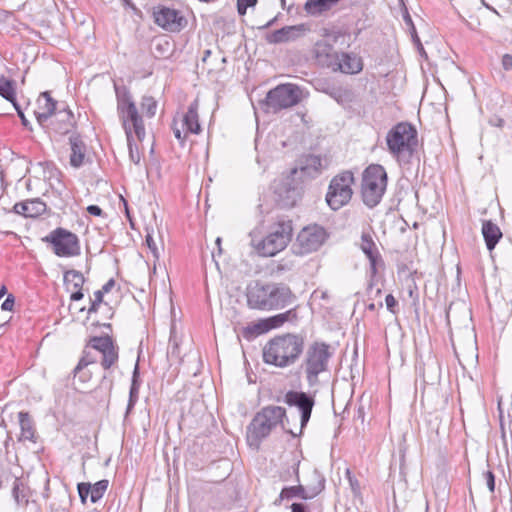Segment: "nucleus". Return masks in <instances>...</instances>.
Returning a JSON list of instances; mask_svg holds the SVG:
<instances>
[{"instance_id": "nucleus-1", "label": "nucleus", "mask_w": 512, "mask_h": 512, "mask_svg": "<svg viewBox=\"0 0 512 512\" xmlns=\"http://www.w3.org/2000/svg\"><path fill=\"white\" fill-rule=\"evenodd\" d=\"M304 344V338L298 334L275 336L263 347V361L278 368L294 365L304 351Z\"/></svg>"}, {"instance_id": "nucleus-2", "label": "nucleus", "mask_w": 512, "mask_h": 512, "mask_svg": "<svg viewBox=\"0 0 512 512\" xmlns=\"http://www.w3.org/2000/svg\"><path fill=\"white\" fill-rule=\"evenodd\" d=\"M296 296L291 289L281 283H256L248 289L247 302L249 307L258 310H279L291 305Z\"/></svg>"}, {"instance_id": "nucleus-3", "label": "nucleus", "mask_w": 512, "mask_h": 512, "mask_svg": "<svg viewBox=\"0 0 512 512\" xmlns=\"http://www.w3.org/2000/svg\"><path fill=\"white\" fill-rule=\"evenodd\" d=\"M292 232L290 220H279L270 226L265 237L262 236L259 228L253 229L249 233L250 245L258 255L272 257L287 247L292 238Z\"/></svg>"}, {"instance_id": "nucleus-4", "label": "nucleus", "mask_w": 512, "mask_h": 512, "mask_svg": "<svg viewBox=\"0 0 512 512\" xmlns=\"http://www.w3.org/2000/svg\"><path fill=\"white\" fill-rule=\"evenodd\" d=\"M386 143L398 162L408 163L417 148V131L407 122L398 123L387 133Z\"/></svg>"}, {"instance_id": "nucleus-5", "label": "nucleus", "mask_w": 512, "mask_h": 512, "mask_svg": "<svg viewBox=\"0 0 512 512\" xmlns=\"http://www.w3.org/2000/svg\"><path fill=\"white\" fill-rule=\"evenodd\" d=\"M331 357L330 346L325 342L315 341L308 346L300 367L310 386L317 385L319 375L328 371Z\"/></svg>"}, {"instance_id": "nucleus-6", "label": "nucleus", "mask_w": 512, "mask_h": 512, "mask_svg": "<svg viewBox=\"0 0 512 512\" xmlns=\"http://www.w3.org/2000/svg\"><path fill=\"white\" fill-rule=\"evenodd\" d=\"M387 188V173L382 165L371 164L362 174L361 195L364 204L373 208L377 206Z\"/></svg>"}, {"instance_id": "nucleus-7", "label": "nucleus", "mask_w": 512, "mask_h": 512, "mask_svg": "<svg viewBox=\"0 0 512 512\" xmlns=\"http://www.w3.org/2000/svg\"><path fill=\"white\" fill-rule=\"evenodd\" d=\"M117 112L126 138L135 135L136 140L143 141L146 135L144 122L128 92L117 93Z\"/></svg>"}, {"instance_id": "nucleus-8", "label": "nucleus", "mask_w": 512, "mask_h": 512, "mask_svg": "<svg viewBox=\"0 0 512 512\" xmlns=\"http://www.w3.org/2000/svg\"><path fill=\"white\" fill-rule=\"evenodd\" d=\"M286 410L280 406H267L258 412L248 426V441L258 444L266 438L272 429L282 422Z\"/></svg>"}, {"instance_id": "nucleus-9", "label": "nucleus", "mask_w": 512, "mask_h": 512, "mask_svg": "<svg viewBox=\"0 0 512 512\" xmlns=\"http://www.w3.org/2000/svg\"><path fill=\"white\" fill-rule=\"evenodd\" d=\"M302 89L295 84H279L268 91L263 100L264 110L267 113H278L284 109L296 106L301 102Z\"/></svg>"}, {"instance_id": "nucleus-10", "label": "nucleus", "mask_w": 512, "mask_h": 512, "mask_svg": "<svg viewBox=\"0 0 512 512\" xmlns=\"http://www.w3.org/2000/svg\"><path fill=\"white\" fill-rule=\"evenodd\" d=\"M354 182V174L348 170L335 175L331 179L325 200L332 210L337 211L350 202L353 195L352 185Z\"/></svg>"}, {"instance_id": "nucleus-11", "label": "nucleus", "mask_w": 512, "mask_h": 512, "mask_svg": "<svg viewBox=\"0 0 512 512\" xmlns=\"http://www.w3.org/2000/svg\"><path fill=\"white\" fill-rule=\"evenodd\" d=\"M322 39L317 41L313 47V55L317 63L333 71L338 61V52L333 44L346 37V34L338 29L323 28L321 31Z\"/></svg>"}, {"instance_id": "nucleus-12", "label": "nucleus", "mask_w": 512, "mask_h": 512, "mask_svg": "<svg viewBox=\"0 0 512 512\" xmlns=\"http://www.w3.org/2000/svg\"><path fill=\"white\" fill-rule=\"evenodd\" d=\"M42 240L52 246L54 254L58 257H76L81 253L78 236L65 228L58 227L52 230Z\"/></svg>"}, {"instance_id": "nucleus-13", "label": "nucleus", "mask_w": 512, "mask_h": 512, "mask_svg": "<svg viewBox=\"0 0 512 512\" xmlns=\"http://www.w3.org/2000/svg\"><path fill=\"white\" fill-rule=\"evenodd\" d=\"M328 234L326 230L317 224L304 227L297 235L293 245L294 253L306 255L317 251L326 241Z\"/></svg>"}, {"instance_id": "nucleus-14", "label": "nucleus", "mask_w": 512, "mask_h": 512, "mask_svg": "<svg viewBox=\"0 0 512 512\" xmlns=\"http://www.w3.org/2000/svg\"><path fill=\"white\" fill-rule=\"evenodd\" d=\"M359 247L369 260V290H372L373 280L378 270L384 267V261L369 231L362 232Z\"/></svg>"}, {"instance_id": "nucleus-15", "label": "nucleus", "mask_w": 512, "mask_h": 512, "mask_svg": "<svg viewBox=\"0 0 512 512\" xmlns=\"http://www.w3.org/2000/svg\"><path fill=\"white\" fill-rule=\"evenodd\" d=\"M325 488V479L318 477L317 484L312 487H305L301 484L295 486L284 487L279 497L274 501V505L279 506L284 500H291L300 498L303 500H310L315 498Z\"/></svg>"}, {"instance_id": "nucleus-16", "label": "nucleus", "mask_w": 512, "mask_h": 512, "mask_svg": "<svg viewBox=\"0 0 512 512\" xmlns=\"http://www.w3.org/2000/svg\"><path fill=\"white\" fill-rule=\"evenodd\" d=\"M153 16L155 23L167 31H180L185 24V19L178 10L166 6L155 8Z\"/></svg>"}, {"instance_id": "nucleus-17", "label": "nucleus", "mask_w": 512, "mask_h": 512, "mask_svg": "<svg viewBox=\"0 0 512 512\" xmlns=\"http://www.w3.org/2000/svg\"><path fill=\"white\" fill-rule=\"evenodd\" d=\"M285 403L289 406L297 407L301 412V429L304 428L312 413L315 405V400L312 396L302 391L290 390L285 394Z\"/></svg>"}, {"instance_id": "nucleus-18", "label": "nucleus", "mask_w": 512, "mask_h": 512, "mask_svg": "<svg viewBox=\"0 0 512 512\" xmlns=\"http://www.w3.org/2000/svg\"><path fill=\"white\" fill-rule=\"evenodd\" d=\"M35 167L52 192L61 197L65 191V184L62 180V173L56 165L50 161H43L38 162Z\"/></svg>"}, {"instance_id": "nucleus-19", "label": "nucleus", "mask_w": 512, "mask_h": 512, "mask_svg": "<svg viewBox=\"0 0 512 512\" xmlns=\"http://www.w3.org/2000/svg\"><path fill=\"white\" fill-rule=\"evenodd\" d=\"M90 345L101 354V366L104 369H110L118 361V349L111 337H93Z\"/></svg>"}, {"instance_id": "nucleus-20", "label": "nucleus", "mask_w": 512, "mask_h": 512, "mask_svg": "<svg viewBox=\"0 0 512 512\" xmlns=\"http://www.w3.org/2000/svg\"><path fill=\"white\" fill-rule=\"evenodd\" d=\"M308 31L309 28L306 24L285 26L267 34L266 41L270 44L291 42L304 36Z\"/></svg>"}, {"instance_id": "nucleus-21", "label": "nucleus", "mask_w": 512, "mask_h": 512, "mask_svg": "<svg viewBox=\"0 0 512 512\" xmlns=\"http://www.w3.org/2000/svg\"><path fill=\"white\" fill-rule=\"evenodd\" d=\"M36 104L37 108L34 114L38 123L44 125L57 111V102L51 97L49 92L45 91L39 95Z\"/></svg>"}, {"instance_id": "nucleus-22", "label": "nucleus", "mask_w": 512, "mask_h": 512, "mask_svg": "<svg viewBox=\"0 0 512 512\" xmlns=\"http://www.w3.org/2000/svg\"><path fill=\"white\" fill-rule=\"evenodd\" d=\"M363 69V61L355 53L342 52L338 54V61L333 69L334 72H342L344 74H358Z\"/></svg>"}, {"instance_id": "nucleus-23", "label": "nucleus", "mask_w": 512, "mask_h": 512, "mask_svg": "<svg viewBox=\"0 0 512 512\" xmlns=\"http://www.w3.org/2000/svg\"><path fill=\"white\" fill-rule=\"evenodd\" d=\"M13 210L15 213L24 217L34 218L45 212L46 204L39 198L28 199L16 203Z\"/></svg>"}, {"instance_id": "nucleus-24", "label": "nucleus", "mask_w": 512, "mask_h": 512, "mask_svg": "<svg viewBox=\"0 0 512 512\" xmlns=\"http://www.w3.org/2000/svg\"><path fill=\"white\" fill-rule=\"evenodd\" d=\"M53 116H54V121H53L54 129L59 134L68 133L74 126V123H75L74 115H73L72 111L67 107L58 109L54 113Z\"/></svg>"}, {"instance_id": "nucleus-25", "label": "nucleus", "mask_w": 512, "mask_h": 512, "mask_svg": "<svg viewBox=\"0 0 512 512\" xmlns=\"http://www.w3.org/2000/svg\"><path fill=\"white\" fill-rule=\"evenodd\" d=\"M71 148L70 164L74 168H79L83 165L86 155V145L79 135L72 134L69 137Z\"/></svg>"}, {"instance_id": "nucleus-26", "label": "nucleus", "mask_w": 512, "mask_h": 512, "mask_svg": "<svg viewBox=\"0 0 512 512\" xmlns=\"http://www.w3.org/2000/svg\"><path fill=\"white\" fill-rule=\"evenodd\" d=\"M18 421L20 426L19 441L36 442V428L31 415L26 411L18 413Z\"/></svg>"}, {"instance_id": "nucleus-27", "label": "nucleus", "mask_w": 512, "mask_h": 512, "mask_svg": "<svg viewBox=\"0 0 512 512\" xmlns=\"http://www.w3.org/2000/svg\"><path fill=\"white\" fill-rule=\"evenodd\" d=\"M482 235L489 251H492L499 240L502 238V232L498 225L490 220L484 221L482 224Z\"/></svg>"}, {"instance_id": "nucleus-28", "label": "nucleus", "mask_w": 512, "mask_h": 512, "mask_svg": "<svg viewBox=\"0 0 512 512\" xmlns=\"http://www.w3.org/2000/svg\"><path fill=\"white\" fill-rule=\"evenodd\" d=\"M183 126H185L187 132L198 134L201 131L198 117V101H193L185 115L183 116Z\"/></svg>"}, {"instance_id": "nucleus-29", "label": "nucleus", "mask_w": 512, "mask_h": 512, "mask_svg": "<svg viewBox=\"0 0 512 512\" xmlns=\"http://www.w3.org/2000/svg\"><path fill=\"white\" fill-rule=\"evenodd\" d=\"M298 318L296 308L287 310L284 313H280L269 318L264 319L268 331L271 329L281 327L285 322H295Z\"/></svg>"}, {"instance_id": "nucleus-30", "label": "nucleus", "mask_w": 512, "mask_h": 512, "mask_svg": "<svg viewBox=\"0 0 512 512\" xmlns=\"http://www.w3.org/2000/svg\"><path fill=\"white\" fill-rule=\"evenodd\" d=\"M340 0H307L304 4V10L310 15H319L328 11Z\"/></svg>"}, {"instance_id": "nucleus-31", "label": "nucleus", "mask_w": 512, "mask_h": 512, "mask_svg": "<svg viewBox=\"0 0 512 512\" xmlns=\"http://www.w3.org/2000/svg\"><path fill=\"white\" fill-rule=\"evenodd\" d=\"M63 280L67 291L81 290L85 282L83 274L77 270L66 271Z\"/></svg>"}, {"instance_id": "nucleus-32", "label": "nucleus", "mask_w": 512, "mask_h": 512, "mask_svg": "<svg viewBox=\"0 0 512 512\" xmlns=\"http://www.w3.org/2000/svg\"><path fill=\"white\" fill-rule=\"evenodd\" d=\"M0 96L14 104L16 100V82L0 75Z\"/></svg>"}, {"instance_id": "nucleus-33", "label": "nucleus", "mask_w": 512, "mask_h": 512, "mask_svg": "<svg viewBox=\"0 0 512 512\" xmlns=\"http://www.w3.org/2000/svg\"><path fill=\"white\" fill-rule=\"evenodd\" d=\"M268 328L266 327V323L263 320H260L257 323H253L248 325L242 329V336L247 340H252L257 336L267 333Z\"/></svg>"}, {"instance_id": "nucleus-34", "label": "nucleus", "mask_w": 512, "mask_h": 512, "mask_svg": "<svg viewBox=\"0 0 512 512\" xmlns=\"http://www.w3.org/2000/svg\"><path fill=\"white\" fill-rule=\"evenodd\" d=\"M138 377H139V366H138V363H136V365L134 367V371H133L132 383H131L130 392H129V402H128V407H127L128 411L131 408H133V406L135 405V403L138 400L139 387H140V382L138 381Z\"/></svg>"}, {"instance_id": "nucleus-35", "label": "nucleus", "mask_w": 512, "mask_h": 512, "mask_svg": "<svg viewBox=\"0 0 512 512\" xmlns=\"http://www.w3.org/2000/svg\"><path fill=\"white\" fill-rule=\"evenodd\" d=\"M109 486L107 479H102L95 484H91L90 500L92 503L98 502L105 494Z\"/></svg>"}, {"instance_id": "nucleus-36", "label": "nucleus", "mask_w": 512, "mask_h": 512, "mask_svg": "<svg viewBox=\"0 0 512 512\" xmlns=\"http://www.w3.org/2000/svg\"><path fill=\"white\" fill-rule=\"evenodd\" d=\"M140 106L141 110L147 117L152 118L155 116L157 101L152 96H143Z\"/></svg>"}, {"instance_id": "nucleus-37", "label": "nucleus", "mask_w": 512, "mask_h": 512, "mask_svg": "<svg viewBox=\"0 0 512 512\" xmlns=\"http://www.w3.org/2000/svg\"><path fill=\"white\" fill-rule=\"evenodd\" d=\"M135 139H136L135 135L131 136V138H127V145H128L130 160L134 164L138 165L141 161V154H140L138 146L135 143Z\"/></svg>"}, {"instance_id": "nucleus-38", "label": "nucleus", "mask_w": 512, "mask_h": 512, "mask_svg": "<svg viewBox=\"0 0 512 512\" xmlns=\"http://www.w3.org/2000/svg\"><path fill=\"white\" fill-rule=\"evenodd\" d=\"M96 363V358L89 352H86L76 366V373L79 374L88 365Z\"/></svg>"}, {"instance_id": "nucleus-39", "label": "nucleus", "mask_w": 512, "mask_h": 512, "mask_svg": "<svg viewBox=\"0 0 512 512\" xmlns=\"http://www.w3.org/2000/svg\"><path fill=\"white\" fill-rule=\"evenodd\" d=\"M103 295L104 292L101 289L94 292V299L91 300V306L88 309V314L97 312L103 301Z\"/></svg>"}, {"instance_id": "nucleus-40", "label": "nucleus", "mask_w": 512, "mask_h": 512, "mask_svg": "<svg viewBox=\"0 0 512 512\" xmlns=\"http://www.w3.org/2000/svg\"><path fill=\"white\" fill-rule=\"evenodd\" d=\"M78 494L83 504L86 503L91 490V483L82 482L77 485Z\"/></svg>"}, {"instance_id": "nucleus-41", "label": "nucleus", "mask_w": 512, "mask_h": 512, "mask_svg": "<svg viewBox=\"0 0 512 512\" xmlns=\"http://www.w3.org/2000/svg\"><path fill=\"white\" fill-rule=\"evenodd\" d=\"M145 242L149 250L151 251L154 258L158 259L160 257V251L153 239V236L150 232L146 234Z\"/></svg>"}, {"instance_id": "nucleus-42", "label": "nucleus", "mask_w": 512, "mask_h": 512, "mask_svg": "<svg viewBox=\"0 0 512 512\" xmlns=\"http://www.w3.org/2000/svg\"><path fill=\"white\" fill-rule=\"evenodd\" d=\"M258 0H237V11L239 15L243 16L246 14L249 7H254Z\"/></svg>"}, {"instance_id": "nucleus-43", "label": "nucleus", "mask_w": 512, "mask_h": 512, "mask_svg": "<svg viewBox=\"0 0 512 512\" xmlns=\"http://www.w3.org/2000/svg\"><path fill=\"white\" fill-rule=\"evenodd\" d=\"M346 475H347L348 481L350 483L351 489L354 492V494H359L360 493V484H359L358 480L352 476L349 469H347Z\"/></svg>"}, {"instance_id": "nucleus-44", "label": "nucleus", "mask_w": 512, "mask_h": 512, "mask_svg": "<svg viewBox=\"0 0 512 512\" xmlns=\"http://www.w3.org/2000/svg\"><path fill=\"white\" fill-rule=\"evenodd\" d=\"M385 304H386V307L387 309L393 313V314H396V306L398 304L397 300L395 299V297L392 295V294H388L385 298Z\"/></svg>"}, {"instance_id": "nucleus-45", "label": "nucleus", "mask_w": 512, "mask_h": 512, "mask_svg": "<svg viewBox=\"0 0 512 512\" xmlns=\"http://www.w3.org/2000/svg\"><path fill=\"white\" fill-rule=\"evenodd\" d=\"M484 478L490 492H494L495 490V476L492 471H487L484 473Z\"/></svg>"}, {"instance_id": "nucleus-46", "label": "nucleus", "mask_w": 512, "mask_h": 512, "mask_svg": "<svg viewBox=\"0 0 512 512\" xmlns=\"http://www.w3.org/2000/svg\"><path fill=\"white\" fill-rule=\"evenodd\" d=\"M15 304V298L12 294H9L1 305V309L4 311H12Z\"/></svg>"}, {"instance_id": "nucleus-47", "label": "nucleus", "mask_w": 512, "mask_h": 512, "mask_svg": "<svg viewBox=\"0 0 512 512\" xmlns=\"http://www.w3.org/2000/svg\"><path fill=\"white\" fill-rule=\"evenodd\" d=\"M501 64L505 71H511L512 70V55L508 54V53L504 54L502 56Z\"/></svg>"}, {"instance_id": "nucleus-48", "label": "nucleus", "mask_w": 512, "mask_h": 512, "mask_svg": "<svg viewBox=\"0 0 512 512\" xmlns=\"http://www.w3.org/2000/svg\"><path fill=\"white\" fill-rule=\"evenodd\" d=\"M13 107L15 108V110L17 111V114L19 116V118L21 119V123L23 126L25 127H29V121L26 119L23 111L21 110L20 108V105L18 104V102L16 101L14 104H12Z\"/></svg>"}, {"instance_id": "nucleus-49", "label": "nucleus", "mask_w": 512, "mask_h": 512, "mask_svg": "<svg viewBox=\"0 0 512 512\" xmlns=\"http://www.w3.org/2000/svg\"><path fill=\"white\" fill-rule=\"evenodd\" d=\"M307 164L318 170L322 166V160L319 156H310L307 159Z\"/></svg>"}, {"instance_id": "nucleus-50", "label": "nucleus", "mask_w": 512, "mask_h": 512, "mask_svg": "<svg viewBox=\"0 0 512 512\" xmlns=\"http://www.w3.org/2000/svg\"><path fill=\"white\" fill-rule=\"evenodd\" d=\"M74 378H77L79 381L85 383L91 378V373L85 371L83 369L79 374L76 373V368L74 369Z\"/></svg>"}, {"instance_id": "nucleus-51", "label": "nucleus", "mask_w": 512, "mask_h": 512, "mask_svg": "<svg viewBox=\"0 0 512 512\" xmlns=\"http://www.w3.org/2000/svg\"><path fill=\"white\" fill-rule=\"evenodd\" d=\"M87 212L93 216H101L103 214V210L97 205H89Z\"/></svg>"}, {"instance_id": "nucleus-52", "label": "nucleus", "mask_w": 512, "mask_h": 512, "mask_svg": "<svg viewBox=\"0 0 512 512\" xmlns=\"http://www.w3.org/2000/svg\"><path fill=\"white\" fill-rule=\"evenodd\" d=\"M404 20H405L406 24L411 28L412 36H413V37H415V38L417 39V41L419 42V39H418V37H417V35H416V29H415V26H414V24H413V22H412V19H411L410 15H409V14H406V15L404 16Z\"/></svg>"}, {"instance_id": "nucleus-53", "label": "nucleus", "mask_w": 512, "mask_h": 512, "mask_svg": "<svg viewBox=\"0 0 512 512\" xmlns=\"http://www.w3.org/2000/svg\"><path fill=\"white\" fill-rule=\"evenodd\" d=\"M19 481L18 480H15L14 484H13V488H12V494H13V497L15 499V501L17 503H20L21 502V499H20V496H19Z\"/></svg>"}, {"instance_id": "nucleus-54", "label": "nucleus", "mask_w": 512, "mask_h": 512, "mask_svg": "<svg viewBox=\"0 0 512 512\" xmlns=\"http://www.w3.org/2000/svg\"><path fill=\"white\" fill-rule=\"evenodd\" d=\"M83 292L81 290H71L70 299L71 301H79L83 298Z\"/></svg>"}, {"instance_id": "nucleus-55", "label": "nucleus", "mask_w": 512, "mask_h": 512, "mask_svg": "<svg viewBox=\"0 0 512 512\" xmlns=\"http://www.w3.org/2000/svg\"><path fill=\"white\" fill-rule=\"evenodd\" d=\"M292 512H307L306 506L302 503H293L291 505Z\"/></svg>"}, {"instance_id": "nucleus-56", "label": "nucleus", "mask_w": 512, "mask_h": 512, "mask_svg": "<svg viewBox=\"0 0 512 512\" xmlns=\"http://www.w3.org/2000/svg\"><path fill=\"white\" fill-rule=\"evenodd\" d=\"M115 285L114 279L108 280L101 288L104 293H108Z\"/></svg>"}, {"instance_id": "nucleus-57", "label": "nucleus", "mask_w": 512, "mask_h": 512, "mask_svg": "<svg viewBox=\"0 0 512 512\" xmlns=\"http://www.w3.org/2000/svg\"><path fill=\"white\" fill-rule=\"evenodd\" d=\"M173 132H174V136L177 140H179L180 142L184 141L186 135H182V132L179 128L174 127Z\"/></svg>"}, {"instance_id": "nucleus-58", "label": "nucleus", "mask_w": 512, "mask_h": 512, "mask_svg": "<svg viewBox=\"0 0 512 512\" xmlns=\"http://www.w3.org/2000/svg\"><path fill=\"white\" fill-rule=\"evenodd\" d=\"M383 307L382 301H379L378 303H370L367 305V309L370 311H375L378 309H381Z\"/></svg>"}, {"instance_id": "nucleus-59", "label": "nucleus", "mask_w": 512, "mask_h": 512, "mask_svg": "<svg viewBox=\"0 0 512 512\" xmlns=\"http://www.w3.org/2000/svg\"><path fill=\"white\" fill-rule=\"evenodd\" d=\"M292 472L295 476V481L296 482H300V478H299V462H297L296 464L293 465L292 467Z\"/></svg>"}, {"instance_id": "nucleus-60", "label": "nucleus", "mask_w": 512, "mask_h": 512, "mask_svg": "<svg viewBox=\"0 0 512 512\" xmlns=\"http://www.w3.org/2000/svg\"><path fill=\"white\" fill-rule=\"evenodd\" d=\"M367 292L369 295L374 294V297H379L382 293L381 288H376L374 290V285L372 286V290H369V286L367 287Z\"/></svg>"}, {"instance_id": "nucleus-61", "label": "nucleus", "mask_w": 512, "mask_h": 512, "mask_svg": "<svg viewBox=\"0 0 512 512\" xmlns=\"http://www.w3.org/2000/svg\"><path fill=\"white\" fill-rule=\"evenodd\" d=\"M121 199H122L124 207H125L126 215H127L128 218H130L127 202H126V200L124 198H121Z\"/></svg>"}, {"instance_id": "nucleus-62", "label": "nucleus", "mask_w": 512, "mask_h": 512, "mask_svg": "<svg viewBox=\"0 0 512 512\" xmlns=\"http://www.w3.org/2000/svg\"><path fill=\"white\" fill-rule=\"evenodd\" d=\"M7 290L5 286L0 288V299L6 294Z\"/></svg>"}, {"instance_id": "nucleus-63", "label": "nucleus", "mask_w": 512, "mask_h": 512, "mask_svg": "<svg viewBox=\"0 0 512 512\" xmlns=\"http://www.w3.org/2000/svg\"><path fill=\"white\" fill-rule=\"evenodd\" d=\"M276 21V18H273L272 20H270L266 25H264V28H268L270 26H272L274 24V22Z\"/></svg>"}, {"instance_id": "nucleus-64", "label": "nucleus", "mask_w": 512, "mask_h": 512, "mask_svg": "<svg viewBox=\"0 0 512 512\" xmlns=\"http://www.w3.org/2000/svg\"><path fill=\"white\" fill-rule=\"evenodd\" d=\"M485 7H486L487 9H489L490 11H492V12H494V13L498 14L497 10H496L494 7L490 6L489 4H486V5H485Z\"/></svg>"}]
</instances>
